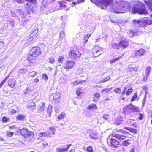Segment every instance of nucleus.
I'll use <instances>...</instances> for the list:
<instances>
[{
  "label": "nucleus",
  "mask_w": 152,
  "mask_h": 152,
  "mask_svg": "<svg viewBox=\"0 0 152 152\" xmlns=\"http://www.w3.org/2000/svg\"><path fill=\"white\" fill-rule=\"evenodd\" d=\"M8 83L9 86L13 88L15 85V80L12 78H10L8 80Z\"/></svg>",
  "instance_id": "24"
},
{
  "label": "nucleus",
  "mask_w": 152,
  "mask_h": 152,
  "mask_svg": "<svg viewBox=\"0 0 152 152\" xmlns=\"http://www.w3.org/2000/svg\"><path fill=\"white\" fill-rule=\"evenodd\" d=\"M38 30L37 28L34 29L33 31L29 37V40L30 41H35L38 35Z\"/></svg>",
  "instance_id": "13"
},
{
  "label": "nucleus",
  "mask_w": 152,
  "mask_h": 152,
  "mask_svg": "<svg viewBox=\"0 0 152 152\" xmlns=\"http://www.w3.org/2000/svg\"><path fill=\"white\" fill-rule=\"evenodd\" d=\"M133 21L135 24H140L141 23L142 21L141 20H137L134 19L133 20Z\"/></svg>",
  "instance_id": "53"
},
{
  "label": "nucleus",
  "mask_w": 152,
  "mask_h": 152,
  "mask_svg": "<svg viewBox=\"0 0 152 152\" xmlns=\"http://www.w3.org/2000/svg\"><path fill=\"white\" fill-rule=\"evenodd\" d=\"M81 53L79 50L77 48L75 49L74 48L71 49L69 51L68 54V56L70 58L73 60H76L81 56Z\"/></svg>",
  "instance_id": "5"
},
{
  "label": "nucleus",
  "mask_w": 152,
  "mask_h": 152,
  "mask_svg": "<svg viewBox=\"0 0 152 152\" xmlns=\"http://www.w3.org/2000/svg\"><path fill=\"white\" fill-rule=\"evenodd\" d=\"M129 107L130 112H138L139 110L138 107L135 106L134 105L131 103L129 104Z\"/></svg>",
  "instance_id": "20"
},
{
  "label": "nucleus",
  "mask_w": 152,
  "mask_h": 152,
  "mask_svg": "<svg viewBox=\"0 0 152 152\" xmlns=\"http://www.w3.org/2000/svg\"><path fill=\"white\" fill-rule=\"evenodd\" d=\"M42 78L46 81L48 79V77L46 74H42Z\"/></svg>",
  "instance_id": "46"
},
{
  "label": "nucleus",
  "mask_w": 152,
  "mask_h": 152,
  "mask_svg": "<svg viewBox=\"0 0 152 152\" xmlns=\"http://www.w3.org/2000/svg\"><path fill=\"white\" fill-rule=\"evenodd\" d=\"M110 91V89L109 88H105L102 89L101 91V93L105 92L106 93L109 92Z\"/></svg>",
  "instance_id": "56"
},
{
  "label": "nucleus",
  "mask_w": 152,
  "mask_h": 152,
  "mask_svg": "<svg viewBox=\"0 0 152 152\" xmlns=\"http://www.w3.org/2000/svg\"><path fill=\"white\" fill-rule=\"evenodd\" d=\"M24 120H25V116L23 115H20V120L24 121Z\"/></svg>",
  "instance_id": "57"
},
{
  "label": "nucleus",
  "mask_w": 152,
  "mask_h": 152,
  "mask_svg": "<svg viewBox=\"0 0 152 152\" xmlns=\"http://www.w3.org/2000/svg\"><path fill=\"white\" fill-rule=\"evenodd\" d=\"M138 97V95L137 92L135 93L133 96L130 99V101L131 102H133L135 101L136 98Z\"/></svg>",
  "instance_id": "39"
},
{
  "label": "nucleus",
  "mask_w": 152,
  "mask_h": 152,
  "mask_svg": "<svg viewBox=\"0 0 152 152\" xmlns=\"http://www.w3.org/2000/svg\"><path fill=\"white\" fill-rule=\"evenodd\" d=\"M39 81V79H38L37 78H35L34 79V82L36 83L38 82Z\"/></svg>",
  "instance_id": "62"
},
{
  "label": "nucleus",
  "mask_w": 152,
  "mask_h": 152,
  "mask_svg": "<svg viewBox=\"0 0 152 152\" xmlns=\"http://www.w3.org/2000/svg\"><path fill=\"white\" fill-rule=\"evenodd\" d=\"M111 135V133L108 136L107 139V143L108 145L114 148H117L120 145L119 141L116 139L113 138Z\"/></svg>",
  "instance_id": "3"
},
{
  "label": "nucleus",
  "mask_w": 152,
  "mask_h": 152,
  "mask_svg": "<svg viewBox=\"0 0 152 152\" xmlns=\"http://www.w3.org/2000/svg\"><path fill=\"white\" fill-rule=\"evenodd\" d=\"M117 132H119L122 134H129V133L127 132L124 130L123 129H120L119 130L116 131Z\"/></svg>",
  "instance_id": "37"
},
{
  "label": "nucleus",
  "mask_w": 152,
  "mask_h": 152,
  "mask_svg": "<svg viewBox=\"0 0 152 152\" xmlns=\"http://www.w3.org/2000/svg\"><path fill=\"white\" fill-rule=\"evenodd\" d=\"M20 135L25 139H32L34 136V134L33 131H28L27 129L25 128L20 130Z\"/></svg>",
  "instance_id": "4"
},
{
  "label": "nucleus",
  "mask_w": 152,
  "mask_h": 152,
  "mask_svg": "<svg viewBox=\"0 0 152 152\" xmlns=\"http://www.w3.org/2000/svg\"><path fill=\"white\" fill-rule=\"evenodd\" d=\"M9 75H8L5 78V79L0 84V88L2 87L3 85L6 81L7 79L9 77Z\"/></svg>",
  "instance_id": "44"
},
{
  "label": "nucleus",
  "mask_w": 152,
  "mask_h": 152,
  "mask_svg": "<svg viewBox=\"0 0 152 152\" xmlns=\"http://www.w3.org/2000/svg\"><path fill=\"white\" fill-rule=\"evenodd\" d=\"M27 105V107L30 110H33L36 108V104L33 101H30L28 102Z\"/></svg>",
  "instance_id": "19"
},
{
  "label": "nucleus",
  "mask_w": 152,
  "mask_h": 152,
  "mask_svg": "<svg viewBox=\"0 0 152 152\" xmlns=\"http://www.w3.org/2000/svg\"><path fill=\"white\" fill-rule=\"evenodd\" d=\"M91 1L93 2L94 3H95L97 5L98 2H97V0H90Z\"/></svg>",
  "instance_id": "61"
},
{
  "label": "nucleus",
  "mask_w": 152,
  "mask_h": 152,
  "mask_svg": "<svg viewBox=\"0 0 152 152\" xmlns=\"http://www.w3.org/2000/svg\"><path fill=\"white\" fill-rule=\"evenodd\" d=\"M65 36V34L64 31H60L59 34V38L61 40H62L63 38Z\"/></svg>",
  "instance_id": "33"
},
{
  "label": "nucleus",
  "mask_w": 152,
  "mask_h": 152,
  "mask_svg": "<svg viewBox=\"0 0 152 152\" xmlns=\"http://www.w3.org/2000/svg\"><path fill=\"white\" fill-rule=\"evenodd\" d=\"M130 140L129 139L125 140L122 142V145L124 146H127L130 144Z\"/></svg>",
  "instance_id": "30"
},
{
  "label": "nucleus",
  "mask_w": 152,
  "mask_h": 152,
  "mask_svg": "<svg viewBox=\"0 0 152 152\" xmlns=\"http://www.w3.org/2000/svg\"><path fill=\"white\" fill-rule=\"evenodd\" d=\"M75 64L73 60H67L64 63L63 68L66 71H69L74 67Z\"/></svg>",
  "instance_id": "9"
},
{
  "label": "nucleus",
  "mask_w": 152,
  "mask_h": 152,
  "mask_svg": "<svg viewBox=\"0 0 152 152\" xmlns=\"http://www.w3.org/2000/svg\"><path fill=\"white\" fill-rule=\"evenodd\" d=\"M84 79L83 80H77L71 83V84L72 86H75L76 85H80L83 83V82H85L87 80V78L86 77H84Z\"/></svg>",
  "instance_id": "16"
},
{
  "label": "nucleus",
  "mask_w": 152,
  "mask_h": 152,
  "mask_svg": "<svg viewBox=\"0 0 152 152\" xmlns=\"http://www.w3.org/2000/svg\"><path fill=\"white\" fill-rule=\"evenodd\" d=\"M9 120V119L6 117L4 116L2 118V121L3 123L7 122Z\"/></svg>",
  "instance_id": "50"
},
{
  "label": "nucleus",
  "mask_w": 152,
  "mask_h": 152,
  "mask_svg": "<svg viewBox=\"0 0 152 152\" xmlns=\"http://www.w3.org/2000/svg\"><path fill=\"white\" fill-rule=\"evenodd\" d=\"M91 33L85 35L83 38V44H85L88 40L90 37L91 36Z\"/></svg>",
  "instance_id": "26"
},
{
  "label": "nucleus",
  "mask_w": 152,
  "mask_h": 152,
  "mask_svg": "<svg viewBox=\"0 0 152 152\" xmlns=\"http://www.w3.org/2000/svg\"><path fill=\"white\" fill-rule=\"evenodd\" d=\"M121 58V56H119L118 57L112 60H111L110 61V64L116 62V61L119 60L120 58Z\"/></svg>",
  "instance_id": "35"
},
{
  "label": "nucleus",
  "mask_w": 152,
  "mask_h": 152,
  "mask_svg": "<svg viewBox=\"0 0 152 152\" xmlns=\"http://www.w3.org/2000/svg\"><path fill=\"white\" fill-rule=\"evenodd\" d=\"M84 92V90L80 88H78L76 90V91L77 95L79 97L81 96L82 94H83Z\"/></svg>",
  "instance_id": "25"
},
{
  "label": "nucleus",
  "mask_w": 152,
  "mask_h": 152,
  "mask_svg": "<svg viewBox=\"0 0 152 152\" xmlns=\"http://www.w3.org/2000/svg\"><path fill=\"white\" fill-rule=\"evenodd\" d=\"M97 109V106L96 104H89L87 107V109L88 110L94 111Z\"/></svg>",
  "instance_id": "23"
},
{
  "label": "nucleus",
  "mask_w": 152,
  "mask_h": 152,
  "mask_svg": "<svg viewBox=\"0 0 152 152\" xmlns=\"http://www.w3.org/2000/svg\"><path fill=\"white\" fill-rule=\"evenodd\" d=\"M100 96V94L99 93H95L94 95V99H98Z\"/></svg>",
  "instance_id": "47"
},
{
  "label": "nucleus",
  "mask_w": 152,
  "mask_h": 152,
  "mask_svg": "<svg viewBox=\"0 0 152 152\" xmlns=\"http://www.w3.org/2000/svg\"><path fill=\"white\" fill-rule=\"evenodd\" d=\"M122 119L121 117H118L115 122V124L117 125H119L122 123Z\"/></svg>",
  "instance_id": "32"
},
{
  "label": "nucleus",
  "mask_w": 152,
  "mask_h": 152,
  "mask_svg": "<svg viewBox=\"0 0 152 152\" xmlns=\"http://www.w3.org/2000/svg\"><path fill=\"white\" fill-rule=\"evenodd\" d=\"M114 91L116 93L119 94L121 92V89L119 88H117L114 90Z\"/></svg>",
  "instance_id": "51"
},
{
  "label": "nucleus",
  "mask_w": 152,
  "mask_h": 152,
  "mask_svg": "<svg viewBox=\"0 0 152 152\" xmlns=\"http://www.w3.org/2000/svg\"><path fill=\"white\" fill-rule=\"evenodd\" d=\"M42 146L44 147H46L48 146V142L45 140L42 141Z\"/></svg>",
  "instance_id": "55"
},
{
  "label": "nucleus",
  "mask_w": 152,
  "mask_h": 152,
  "mask_svg": "<svg viewBox=\"0 0 152 152\" xmlns=\"http://www.w3.org/2000/svg\"><path fill=\"white\" fill-rule=\"evenodd\" d=\"M146 53V50L142 48L136 50L134 52V56L136 58H140L141 56L145 55Z\"/></svg>",
  "instance_id": "11"
},
{
  "label": "nucleus",
  "mask_w": 152,
  "mask_h": 152,
  "mask_svg": "<svg viewBox=\"0 0 152 152\" xmlns=\"http://www.w3.org/2000/svg\"><path fill=\"white\" fill-rule=\"evenodd\" d=\"M85 0H78L77 1L75 2H73V4L75 5L80 3H82L84 2Z\"/></svg>",
  "instance_id": "48"
},
{
  "label": "nucleus",
  "mask_w": 152,
  "mask_h": 152,
  "mask_svg": "<svg viewBox=\"0 0 152 152\" xmlns=\"http://www.w3.org/2000/svg\"><path fill=\"white\" fill-rule=\"evenodd\" d=\"M139 116L138 119L140 120H141L143 118V115L142 113L139 114Z\"/></svg>",
  "instance_id": "59"
},
{
  "label": "nucleus",
  "mask_w": 152,
  "mask_h": 152,
  "mask_svg": "<svg viewBox=\"0 0 152 152\" xmlns=\"http://www.w3.org/2000/svg\"><path fill=\"white\" fill-rule=\"evenodd\" d=\"M59 3L60 7L61 8H64L66 7V2H58Z\"/></svg>",
  "instance_id": "45"
},
{
  "label": "nucleus",
  "mask_w": 152,
  "mask_h": 152,
  "mask_svg": "<svg viewBox=\"0 0 152 152\" xmlns=\"http://www.w3.org/2000/svg\"><path fill=\"white\" fill-rule=\"evenodd\" d=\"M37 57L33 54L30 53L27 55V60L31 63L34 62L36 58Z\"/></svg>",
  "instance_id": "17"
},
{
  "label": "nucleus",
  "mask_w": 152,
  "mask_h": 152,
  "mask_svg": "<svg viewBox=\"0 0 152 152\" xmlns=\"http://www.w3.org/2000/svg\"><path fill=\"white\" fill-rule=\"evenodd\" d=\"M31 51L33 54L35 56L37 57L41 55L42 52L41 49L38 46L33 47L31 49Z\"/></svg>",
  "instance_id": "10"
},
{
  "label": "nucleus",
  "mask_w": 152,
  "mask_h": 152,
  "mask_svg": "<svg viewBox=\"0 0 152 152\" xmlns=\"http://www.w3.org/2000/svg\"><path fill=\"white\" fill-rule=\"evenodd\" d=\"M125 94V91H123L120 96V99L122 100H124L125 99V97H124Z\"/></svg>",
  "instance_id": "34"
},
{
  "label": "nucleus",
  "mask_w": 152,
  "mask_h": 152,
  "mask_svg": "<svg viewBox=\"0 0 152 152\" xmlns=\"http://www.w3.org/2000/svg\"><path fill=\"white\" fill-rule=\"evenodd\" d=\"M20 70L21 71L20 72V73H25V72L26 71V70H23L22 69H21Z\"/></svg>",
  "instance_id": "63"
},
{
  "label": "nucleus",
  "mask_w": 152,
  "mask_h": 152,
  "mask_svg": "<svg viewBox=\"0 0 152 152\" xmlns=\"http://www.w3.org/2000/svg\"><path fill=\"white\" fill-rule=\"evenodd\" d=\"M111 135L112 137L117 138L120 141L123 140L126 138V137L125 135L116 133L114 131L111 133Z\"/></svg>",
  "instance_id": "12"
},
{
  "label": "nucleus",
  "mask_w": 152,
  "mask_h": 152,
  "mask_svg": "<svg viewBox=\"0 0 152 152\" xmlns=\"http://www.w3.org/2000/svg\"><path fill=\"white\" fill-rule=\"evenodd\" d=\"M37 73L35 71H32L29 73V77H33L34 76L37 75Z\"/></svg>",
  "instance_id": "43"
},
{
  "label": "nucleus",
  "mask_w": 152,
  "mask_h": 152,
  "mask_svg": "<svg viewBox=\"0 0 152 152\" xmlns=\"http://www.w3.org/2000/svg\"><path fill=\"white\" fill-rule=\"evenodd\" d=\"M64 59V56H60L58 59V62L59 63H62Z\"/></svg>",
  "instance_id": "40"
},
{
  "label": "nucleus",
  "mask_w": 152,
  "mask_h": 152,
  "mask_svg": "<svg viewBox=\"0 0 152 152\" xmlns=\"http://www.w3.org/2000/svg\"><path fill=\"white\" fill-rule=\"evenodd\" d=\"M103 48L98 45H95L91 49V53L92 56L94 57L99 56L102 53Z\"/></svg>",
  "instance_id": "7"
},
{
  "label": "nucleus",
  "mask_w": 152,
  "mask_h": 152,
  "mask_svg": "<svg viewBox=\"0 0 152 152\" xmlns=\"http://www.w3.org/2000/svg\"><path fill=\"white\" fill-rule=\"evenodd\" d=\"M90 137L92 139H96L98 138V136L97 134L94 132H91L89 135Z\"/></svg>",
  "instance_id": "29"
},
{
  "label": "nucleus",
  "mask_w": 152,
  "mask_h": 152,
  "mask_svg": "<svg viewBox=\"0 0 152 152\" xmlns=\"http://www.w3.org/2000/svg\"><path fill=\"white\" fill-rule=\"evenodd\" d=\"M6 134L8 137H11L14 134L13 132L7 131L6 132Z\"/></svg>",
  "instance_id": "52"
},
{
  "label": "nucleus",
  "mask_w": 152,
  "mask_h": 152,
  "mask_svg": "<svg viewBox=\"0 0 152 152\" xmlns=\"http://www.w3.org/2000/svg\"><path fill=\"white\" fill-rule=\"evenodd\" d=\"M134 4L131 9V5L129 2L124 1H118L114 3L113 11L118 14L130 12L131 13L133 14H148L145 5L142 2L139 0L134 1Z\"/></svg>",
  "instance_id": "1"
},
{
  "label": "nucleus",
  "mask_w": 152,
  "mask_h": 152,
  "mask_svg": "<svg viewBox=\"0 0 152 152\" xmlns=\"http://www.w3.org/2000/svg\"><path fill=\"white\" fill-rule=\"evenodd\" d=\"M144 1L148 6V9L152 12V0H144ZM150 16L152 18V13ZM149 23L152 24V19L149 20Z\"/></svg>",
  "instance_id": "14"
},
{
  "label": "nucleus",
  "mask_w": 152,
  "mask_h": 152,
  "mask_svg": "<svg viewBox=\"0 0 152 152\" xmlns=\"http://www.w3.org/2000/svg\"><path fill=\"white\" fill-rule=\"evenodd\" d=\"M146 75H149L151 71V68L150 66H148L146 67Z\"/></svg>",
  "instance_id": "36"
},
{
  "label": "nucleus",
  "mask_w": 152,
  "mask_h": 152,
  "mask_svg": "<svg viewBox=\"0 0 152 152\" xmlns=\"http://www.w3.org/2000/svg\"><path fill=\"white\" fill-rule=\"evenodd\" d=\"M49 62L51 64H53L55 62V60L52 57H50L48 58Z\"/></svg>",
  "instance_id": "49"
},
{
  "label": "nucleus",
  "mask_w": 152,
  "mask_h": 152,
  "mask_svg": "<svg viewBox=\"0 0 152 152\" xmlns=\"http://www.w3.org/2000/svg\"><path fill=\"white\" fill-rule=\"evenodd\" d=\"M149 75H146V76H144L143 78V80H142L144 81H146L147 79H148V76Z\"/></svg>",
  "instance_id": "60"
},
{
  "label": "nucleus",
  "mask_w": 152,
  "mask_h": 152,
  "mask_svg": "<svg viewBox=\"0 0 152 152\" xmlns=\"http://www.w3.org/2000/svg\"><path fill=\"white\" fill-rule=\"evenodd\" d=\"M56 129L54 127H49L46 132L48 137H51L54 135Z\"/></svg>",
  "instance_id": "15"
},
{
  "label": "nucleus",
  "mask_w": 152,
  "mask_h": 152,
  "mask_svg": "<svg viewBox=\"0 0 152 152\" xmlns=\"http://www.w3.org/2000/svg\"><path fill=\"white\" fill-rule=\"evenodd\" d=\"M45 108V103L43 102H41L39 104L38 107V111L42 112L43 111Z\"/></svg>",
  "instance_id": "22"
},
{
  "label": "nucleus",
  "mask_w": 152,
  "mask_h": 152,
  "mask_svg": "<svg viewBox=\"0 0 152 152\" xmlns=\"http://www.w3.org/2000/svg\"><path fill=\"white\" fill-rule=\"evenodd\" d=\"M60 98V94L58 92H56L53 95V101L54 102L58 103L59 102Z\"/></svg>",
  "instance_id": "18"
},
{
  "label": "nucleus",
  "mask_w": 152,
  "mask_h": 152,
  "mask_svg": "<svg viewBox=\"0 0 152 152\" xmlns=\"http://www.w3.org/2000/svg\"><path fill=\"white\" fill-rule=\"evenodd\" d=\"M0 45H1V46L3 47L4 46V44L3 42L0 41Z\"/></svg>",
  "instance_id": "64"
},
{
  "label": "nucleus",
  "mask_w": 152,
  "mask_h": 152,
  "mask_svg": "<svg viewBox=\"0 0 152 152\" xmlns=\"http://www.w3.org/2000/svg\"><path fill=\"white\" fill-rule=\"evenodd\" d=\"M39 137H48L46 132H40L39 134Z\"/></svg>",
  "instance_id": "41"
},
{
  "label": "nucleus",
  "mask_w": 152,
  "mask_h": 152,
  "mask_svg": "<svg viewBox=\"0 0 152 152\" xmlns=\"http://www.w3.org/2000/svg\"><path fill=\"white\" fill-rule=\"evenodd\" d=\"M129 104L126 105L125 107H123V113L126 114L130 112V110L129 107Z\"/></svg>",
  "instance_id": "28"
},
{
  "label": "nucleus",
  "mask_w": 152,
  "mask_h": 152,
  "mask_svg": "<svg viewBox=\"0 0 152 152\" xmlns=\"http://www.w3.org/2000/svg\"><path fill=\"white\" fill-rule=\"evenodd\" d=\"M110 75H104V77L102 78V80L99 81V83H104L110 81L111 79Z\"/></svg>",
  "instance_id": "21"
},
{
  "label": "nucleus",
  "mask_w": 152,
  "mask_h": 152,
  "mask_svg": "<svg viewBox=\"0 0 152 152\" xmlns=\"http://www.w3.org/2000/svg\"><path fill=\"white\" fill-rule=\"evenodd\" d=\"M133 89L132 88H129L128 89L127 91L125 92V94L127 96H129L133 92Z\"/></svg>",
  "instance_id": "42"
},
{
  "label": "nucleus",
  "mask_w": 152,
  "mask_h": 152,
  "mask_svg": "<svg viewBox=\"0 0 152 152\" xmlns=\"http://www.w3.org/2000/svg\"><path fill=\"white\" fill-rule=\"evenodd\" d=\"M86 151L87 152H94L93 148L91 146H88L86 149Z\"/></svg>",
  "instance_id": "38"
},
{
  "label": "nucleus",
  "mask_w": 152,
  "mask_h": 152,
  "mask_svg": "<svg viewBox=\"0 0 152 152\" xmlns=\"http://www.w3.org/2000/svg\"><path fill=\"white\" fill-rule=\"evenodd\" d=\"M129 45V41L126 39L123 38L120 40L118 43H113L111 44V48L118 50L120 48L124 49L127 48Z\"/></svg>",
  "instance_id": "2"
},
{
  "label": "nucleus",
  "mask_w": 152,
  "mask_h": 152,
  "mask_svg": "<svg viewBox=\"0 0 152 152\" xmlns=\"http://www.w3.org/2000/svg\"><path fill=\"white\" fill-rule=\"evenodd\" d=\"M109 115L108 114H105L103 116V118L105 120L108 119L109 118Z\"/></svg>",
  "instance_id": "58"
},
{
  "label": "nucleus",
  "mask_w": 152,
  "mask_h": 152,
  "mask_svg": "<svg viewBox=\"0 0 152 152\" xmlns=\"http://www.w3.org/2000/svg\"><path fill=\"white\" fill-rule=\"evenodd\" d=\"M125 129L128 130L130 132L132 133L137 134V129L130 127H128L125 126L124 128Z\"/></svg>",
  "instance_id": "27"
},
{
  "label": "nucleus",
  "mask_w": 152,
  "mask_h": 152,
  "mask_svg": "<svg viewBox=\"0 0 152 152\" xmlns=\"http://www.w3.org/2000/svg\"><path fill=\"white\" fill-rule=\"evenodd\" d=\"M25 1L28 2L26 5L28 11L33 12L34 11V5L37 4L36 0H20V3H23Z\"/></svg>",
  "instance_id": "6"
},
{
  "label": "nucleus",
  "mask_w": 152,
  "mask_h": 152,
  "mask_svg": "<svg viewBox=\"0 0 152 152\" xmlns=\"http://www.w3.org/2000/svg\"><path fill=\"white\" fill-rule=\"evenodd\" d=\"M113 1V0H101L98 2L97 5L101 9H104L112 4Z\"/></svg>",
  "instance_id": "8"
},
{
  "label": "nucleus",
  "mask_w": 152,
  "mask_h": 152,
  "mask_svg": "<svg viewBox=\"0 0 152 152\" xmlns=\"http://www.w3.org/2000/svg\"><path fill=\"white\" fill-rule=\"evenodd\" d=\"M66 114L64 112L61 113L58 116L57 118L59 120L62 119L65 117Z\"/></svg>",
  "instance_id": "31"
},
{
  "label": "nucleus",
  "mask_w": 152,
  "mask_h": 152,
  "mask_svg": "<svg viewBox=\"0 0 152 152\" xmlns=\"http://www.w3.org/2000/svg\"><path fill=\"white\" fill-rule=\"evenodd\" d=\"M83 68L81 67H80L78 68L77 70V72L79 74L81 73L82 72H83Z\"/></svg>",
  "instance_id": "54"
}]
</instances>
